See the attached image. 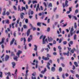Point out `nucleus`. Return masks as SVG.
Returning a JSON list of instances; mask_svg holds the SVG:
<instances>
[{
	"label": "nucleus",
	"mask_w": 79,
	"mask_h": 79,
	"mask_svg": "<svg viewBox=\"0 0 79 79\" xmlns=\"http://www.w3.org/2000/svg\"><path fill=\"white\" fill-rule=\"evenodd\" d=\"M46 56L47 57H45V56H43L42 57L43 60H45V61L49 60H50V58H50V57H51V55H50L49 54H48Z\"/></svg>",
	"instance_id": "nucleus-1"
},
{
	"label": "nucleus",
	"mask_w": 79,
	"mask_h": 79,
	"mask_svg": "<svg viewBox=\"0 0 79 79\" xmlns=\"http://www.w3.org/2000/svg\"><path fill=\"white\" fill-rule=\"evenodd\" d=\"M46 36H43V44H46V42L47 43H48V41H47V39H46Z\"/></svg>",
	"instance_id": "nucleus-2"
},
{
	"label": "nucleus",
	"mask_w": 79,
	"mask_h": 79,
	"mask_svg": "<svg viewBox=\"0 0 79 79\" xmlns=\"http://www.w3.org/2000/svg\"><path fill=\"white\" fill-rule=\"evenodd\" d=\"M73 31H74V28H73V27L71 28V30L70 31V34H71V36H73V34H75V33H76V31H74L73 32Z\"/></svg>",
	"instance_id": "nucleus-3"
},
{
	"label": "nucleus",
	"mask_w": 79,
	"mask_h": 79,
	"mask_svg": "<svg viewBox=\"0 0 79 79\" xmlns=\"http://www.w3.org/2000/svg\"><path fill=\"white\" fill-rule=\"evenodd\" d=\"M5 74L6 75H6H7V74H8V75H7L6 78L7 79H9V76H10V77H11V73H10V72H9L8 73H5Z\"/></svg>",
	"instance_id": "nucleus-4"
},
{
	"label": "nucleus",
	"mask_w": 79,
	"mask_h": 79,
	"mask_svg": "<svg viewBox=\"0 0 79 79\" xmlns=\"http://www.w3.org/2000/svg\"><path fill=\"white\" fill-rule=\"evenodd\" d=\"M31 29H28L27 32V36L28 37L29 35L30 34V33H31Z\"/></svg>",
	"instance_id": "nucleus-5"
},
{
	"label": "nucleus",
	"mask_w": 79,
	"mask_h": 79,
	"mask_svg": "<svg viewBox=\"0 0 79 79\" xmlns=\"http://www.w3.org/2000/svg\"><path fill=\"white\" fill-rule=\"evenodd\" d=\"M63 54L64 55H67L68 56H69V52L68 51L67 53L66 52H64Z\"/></svg>",
	"instance_id": "nucleus-6"
},
{
	"label": "nucleus",
	"mask_w": 79,
	"mask_h": 79,
	"mask_svg": "<svg viewBox=\"0 0 79 79\" xmlns=\"http://www.w3.org/2000/svg\"><path fill=\"white\" fill-rule=\"evenodd\" d=\"M21 53H22V51H21L19 50L18 52H17L16 54L18 56L19 58V55L21 54Z\"/></svg>",
	"instance_id": "nucleus-7"
},
{
	"label": "nucleus",
	"mask_w": 79,
	"mask_h": 79,
	"mask_svg": "<svg viewBox=\"0 0 79 79\" xmlns=\"http://www.w3.org/2000/svg\"><path fill=\"white\" fill-rule=\"evenodd\" d=\"M38 9L39 11H40V8H39V4H37V6L36 8V11H38Z\"/></svg>",
	"instance_id": "nucleus-8"
},
{
	"label": "nucleus",
	"mask_w": 79,
	"mask_h": 79,
	"mask_svg": "<svg viewBox=\"0 0 79 79\" xmlns=\"http://www.w3.org/2000/svg\"><path fill=\"white\" fill-rule=\"evenodd\" d=\"M5 40V38L3 37L2 39V41L0 42V45H2V44L4 43Z\"/></svg>",
	"instance_id": "nucleus-9"
},
{
	"label": "nucleus",
	"mask_w": 79,
	"mask_h": 79,
	"mask_svg": "<svg viewBox=\"0 0 79 79\" xmlns=\"http://www.w3.org/2000/svg\"><path fill=\"white\" fill-rule=\"evenodd\" d=\"M46 71H47V69L46 68H45L44 70L42 71L41 72V74H44L46 72Z\"/></svg>",
	"instance_id": "nucleus-10"
},
{
	"label": "nucleus",
	"mask_w": 79,
	"mask_h": 79,
	"mask_svg": "<svg viewBox=\"0 0 79 79\" xmlns=\"http://www.w3.org/2000/svg\"><path fill=\"white\" fill-rule=\"evenodd\" d=\"M68 1L67 0H66L65 2V6L66 7H67L69 6V5L68 4Z\"/></svg>",
	"instance_id": "nucleus-11"
},
{
	"label": "nucleus",
	"mask_w": 79,
	"mask_h": 79,
	"mask_svg": "<svg viewBox=\"0 0 79 79\" xmlns=\"http://www.w3.org/2000/svg\"><path fill=\"white\" fill-rule=\"evenodd\" d=\"M11 64H12V67L13 68H15V66H16V63L14 62H12Z\"/></svg>",
	"instance_id": "nucleus-12"
},
{
	"label": "nucleus",
	"mask_w": 79,
	"mask_h": 79,
	"mask_svg": "<svg viewBox=\"0 0 79 79\" xmlns=\"http://www.w3.org/2000/svg\"><path fill=\"white\" fill-rule=\"evenodd\" d=\"M8 59H9V56L6 55L5 58V61H8Z\"/></svg>",
	"instance_id": "nucleus-13"
},
{
	"label": "nucleus",
	"mask_w": 79,
	"mask_h": 79,
	"mask_svg": "<svg viewBox=\"0 0 79 79\" xmlns=\"http://www.w3.org/2000/svg\"><path fill=\"white\" fill-rule=\"evenodd\" d=\"M23 15H24V13H21V14H20V18L22 19L24 18V16H23Z\"/></svg>",
	"instance_id": "nucleus-14"
},
{
	"label": "nucleus",
	"mask_w": 79,
	"mask_h": 79,
	"mask_svg": "<svg viewBox=\"0 0 79 79\" xmlns=\"http://www.w3.org/2000/svg\"><path fill=\"white\" fill-rule=\"evenodd\" d=\"M58 49H59V52H61V50H62V48H61V47L60 46H58Z\"/></svg>",
	"instance_id": "nucleus-15"
},
{
	"label": "nucleus",
	"mask_w": 79,
	"mask_h": 79,
	"mask_svg": "<svg viewBox=\"0 0 79 79\" xmlns=\"http://www.w3.org/2000/svg\"><path fill=\"white\" fill-rule=\"evenodd\" d=\"M50 65V63L49 62L47 63V67L48 69H50V68L49 66Z\"/></svg>",
	"instance_id": "nucleus-16"
},
{
	"label": "nucleus",
	"mask_w": 79,
	"mask_h": 79,
	"mask_svg": "<svg viewBox=\"0 0 79 79\" xmlns=\"http://www.w3.org/2000/svg\"><path fill=\"white\" fill-rule=\"evenodd\" d=\"M73 45V41H71L69 42V43L68 44V45L69 47H71V45Z\"/></svg>",
	"instance_id": "nucleus-17"
},
{
	"label": "nucleus",
	"mask_w": 79,
	"mask_h": 79,
	"mask_svg": "<svg viewBox=\"0 0 79 79\" xmlns=\"http://www.w3.org/2000/svg\"><path fill=\"white\" fill-rule=\"evenodd\" d=\"M14 41H15V38H13L10 43V45H11L13 44Z\"/></svg>",
	"instance_id": "nucleus-18"
},
{
	"label": "nucleus",
	"mask_w": 79,
	"mask_h": 79,
	"mask_svg": "<svg viewBox=\"0 0 79 79\" xmlns=\"http://www.w3.org/2000/svg\"><path fill=\"white\" fill-rule=\"evenodd\" d=\"M51 71L53 72L55 71V68L54 67H52L51 68Z\"/></svg>",
	"instance_id": "nucleus-19"
},
{
	"label": "nucleus",
	"mask_w": 79,
	"mask_h": 79,
	"mask_svg": "<svg viewBox=\"0 0 79 79\" xmlns=\"http://www.w3.org/2000/svg\"><path fill=\"white\" fill-rule=\"evenodd\" d=\"M18 73V71H17V69H16L15 70V76H14V77H16V76H17V73Z\"/></svg>",
	"instance_id": "nucleus-20"
},
{
	"label": "nucleus",
	"mask_w": 79,
	"mask_h": 79,
	"mask_svg": "<svg viewBox=\"0 0 79 79\" xmlns=\"http://www.w3.org/2000/svg\"><path fill=\"white\" fill-rule=\"evenodd\" d=\"M24 41H23V45H26V38H24Z\"/></svg>",
	"instance_id": "nucleus-21"
},
{
	"label": "nucleus",
	"mask_w": 79,
	"mask_h": 79,
	"mask_svg": "<svg viewBox=\"0 0 79 79\" xmlns=\"http://www.w3.org/2000/svg\"><path fill=\"white\" fill-rule=\"evenodd\" d=\"M5 21L6 24H10V21L8 19L5 20Z\"/></svg>",
	"instance_id": "nucleus-22"
},
{
	"label": "nucleus",
	"mask_w": 79,
	"mask_h": 79,
	"mask_svg": "<svg viewBox=\"0 0 79 79\" xmlns=\"http://www.w3.org/2000/svg\"><path fill=\"white\" fill-rule=\"evenodd\" d=\"M35 48H34V50L35 51H37V46L36 45H34Z\"/></svg>",
	"instance_id": "nucleus-23"
},
{
	"label": "nucleus",
	"mask_w": 79,
	"mask_h": 79,
	"mask_svg": "<svg viewBox=\"0 0 79 79\" xmlns=\"http://www.w3.org/2000/svg\"><path fill=\"white\" fill-rule=\"evenodd\" d=\"M15 24V23H12V27L13 29L15 28V27L14 26Z\"/></svg>",
	"instance_id": "nucleus-24"
},
{
	"label": "nucleus",
	"mask_w": 79,
	"mask_h": 79,
	"mask_svg": "<svg viewBox=\"0 0 79 79\" xmlns=\"http://www.w3.org/2000/svg\"><path fill=\"white\" fill-rule=\"evenodd\" d=\"M74 50H76V49L74 48L73 50V49H72L71 51L70 52L72 53H74Z\"/></svg>",
	"instance_id": "nucleus-25"
},
{
	"label": "nucleus",
	"mask_w": 79,
	"mask_h": 79,
	"mask_svg": "<svg viewBox=\"0 0 79 79\" xmlns=\"http://www.w3.org/2000/svg\"><path fill=\"white\" fill-rule=\"evenodd\" d=\"M62 24H63V25L62 26V27H66V26H67V23H66L65 24H64V23H62L61 24V25H62Z\"/></svg>",
	"instance_id": "nucleus-26"
},
{
	"label": "nucleus",
	"mask_w": 79,
	"mask_h": 79,
	"mask_svg": "<svg viewBox=\"0 0 79 79\" xmlns=\"http://www.w3.org/2000/svg\"><path fill=\"white\" fill-rule=\"evenodd\" d=\"M74 64L75 65L76 67H77V66H78V64H77V63L76 62H74Z\"/></svg>",
	"instance_id": "nucleus-27"
},
{
	"label": "nucleus",
	"mask_w": 79,
	"mask_h": 79,
	"mask_svg": "<svg viewBox=\"0 0 79 79\" xmlns=\"http://www.w3.org/2000/svg\"><path fill=\"white\" fill-rule=\"evenodd\" d=\"M37 25L38 26H40V27H41V23L40 22H38L37 23Z\"/></svg>",
	"instance_id": "nucleus-28"
},
{
	"label": "nucleus",
	"mask_w": 79,
	"mask_h": 79,
	"mask_svg": "<svg viewBox=\"0 0 79 79\" xmlns=\"http://www.w3.org/2000/svg\"><path fill=\"white\" fill-rule=\"evenodd\" d=\"M31 40H32V38H28V41L29 42H31Z\"/></svg>",
	"instance_id": "nucleus-29"
},
{
	"label": "nucleus",
	"mask_w": 79,
	"mask_h": 79,
	"mask_svg": "<svg viewBox=\"0 0 79 79\" xmlns=\"http://www.w3.org/2000/svg\"><path fill=\"white\" fill-rule=\"evenodd\" d=\"M24 29H27V27L26 25H24L23 26Z\"/></svg>",
	"instance_id": "nucleus-30"
},
{
	"label": "nucleus",
	"mask_w": 79,
	"mask_h": 79,
	"mask_svg": "<svg viewBox=\"0 0 79 79\" xmlns=\"http://www.w3.org/2000/svg\"><path fill=\"white\" fill-rule=\"evenodd\" d=\"M11 56H15V54H14V52H11Z\"/></svg>",
	"instance_id": "nucleus-31"
},
{
	"label": "nucleus",
	"mask_w": 79,
	"mask_h": 79,
	"mask_svg": "<svg viewBox=\"0 0 79 79\" xmlns=\"http://www.w3.org/2000/svg\"><path fill=\"white\" fill-rule=\"evenodd\" d=\"M0 77H1L2 78L3 77V73H2V72H1L0 73Z\"/></svg>",
	"instance_id": "nucleus-32"
},
{
	"label": "nucleus",
	"mask_w": 79,
	"mask_h": 79,
	"mask_svg": "<svg viewBox=\"0 0 79 79\" xmlns=\"http://www.w3.org/2000/svg\"><path fill=\"white\" fill-rule=\"evenodd\" d=\"M52 38H49V37H48V41L49 42H50L51 41V40H52Z\"/></svg>",
	"instance_id": "nucleus-33"
},
{
	"label": "nucleus",
	"mask_w": 79,
	"mask_h": 79,
	"mask_svg": "<svg viewBox=\"0 0 79 79\" xmlns=\"http://www.w3.org/2000/svg\"><path fill=\"white\" fill-rule=\"evenodd\" d=\"M59 71L61 72V71H63V69H62V68L61 67H59Z\"/></svg>",
	"instance_id": "nucleus-34"
},
{
	"label": "nucleus",
	"mask_w": 79,
	"mask_h": 79,
	"mask_svg": "<svg viewBox=\"0 0 79 79\" xmlns=\"http://www.w3.org/2000/svg\"><path fill=\"white\" fill-rule=\"evenodd\" d=\"M22 11H23V10H26V8L25 7H23L22 6Z\"/></svg>",
	"instance_id": "nucleus-35"
},
{
	"label": "nucleus",
	"mask_w": 79,
	"mask_h": 79,
	"mask_svg": "<svg viewBox=\"0 0 79 79\" xmlns=\"http://www.w3.org/2000/svg\"><path fill=\"white\" fill-rule=\"evenodd\" d=\"M5 12H6V10H5L2 13V15H3V16H5V15H6Z\"/></svg>",
	"instance_id": "nucleus-36"
},
{
	"label": "nucleus",
	"mask_w": 79,
	"mask_h": 79,
	"mask_svg": "<svg viewBox=\"0 0 79 79\" xmlns=\"http://www.w3.org/2000/svg\"><path fill=\"white\" fill-rule=\"evenodd\" d=\"M18 57L17 56H15V57L14 58V59L16 61H18Z\"/></svg>",
	"instance_id": "nucleus-37"
},
{
	"label": "nucleus",
	"mask_w": 79,
	"mask_h": 79,
	"mask_svg": "<svg viewBox=\"0 0 79 79\" xmlns=\"http://www.w3.org/2000/svg\"><path fill=\"white\" fill-rule=\"evenodd\" d=\"M63 44L64 45H66L67 44V41H64L63 42Z\"/></svg>",
	"instance_id": "nucleus-38"
},
{
	"label": "nucleus",
	"mask_w": 79,
	"mask_h": 79,
	"mask_svg": "<svg viewBox=\"0 0 79 79\" xmlns=\"http://www.w3.org/2000/svg\"><path fill=\"white\" fill-rule=\"evenodd\" d=\"M74 26L75 29H76V28H77V25H76V23H75Z\"/></svg>",
	"instance_id": "nucleus-39"
},
{
	"label": "nucleus",
	"mask_w": 79,
	"mask_h": 79,
	"mask_svg": "<svg viewBox=\"0 0 79 79\" xmlns=\"http://www.w3.org/2000/svg\"><path fill=\"white\" fill-rule=\"evenodd\" d=\"M45 50H46L47 52H48L49 51V49H48V48H45Z\"/></svg>",
	"instance_id": "nucleus-40"
},
{
	"label": "nucleus",
	"mask_w": 79,
	"mask_h": 79,
	"mask_svg": "<svg viewBox=\"0 0 79 79\" xmlns=\"http://www.w3.org/2000/svg\"><path fill=\"white\" fill-rule=\"evenodd\" d=\"M19 26L20 27H21L22 26V22H20L19 23Z\"/></svg>",
	"instance_id": "nucleus-41"
},
{
	"label": "nucleus",
	"mask_w": 79,
	"mask_h": 79,
	"mask_svg": "<svg viewBox=\"0 0 79 79\" xmlns=\"http://www.w3.org/2000/svg\"><path fill=\"white\" fill-rule=\"evenodd\" d=\"M76 37H77V35H76L75 34L74 36V40H76Z\"/></svg>",
	"instance_id": "nucleus-42"
},
{
	"label": "nucleus",
	"mask_w": 79,
	"mask_h": 79,
	"mask_svg": "<svg viewBox=\"0 0 79 79\" xmlns=\"http://www.w3.org/2000/svg\"><path fill=\"white\" fill-rule=\"evenodd\" d=\"M56 44V41L55 40H53V44Z\"/></svg>",
	"instance_id": "nucleus-43"
},
{
	"label": "nucleus",
	"mask_w": 79,
	"mask_h": 79,
	"mask_svg": "<svg viewBox=\"0 0 79 79\" xmlns=\"http://www.w3.org/2000/svg\"><path fill=\"white\" fill-rule=\"evenodd\" d=\"M60 60H64V58L63 57V56H60Z\"/></svg>",
	"instance_id": "nucleus-44"
},
{
	"label": "nucleus",
	"mask_w": 79,
	"mask_h": 79,
	"mask_svg": "<svg viewBox=\"0 0 79 79\" xmlns=\"http://www.w3.org/2000/svg\"><path fill=\"white\" fill-rule=\"evenodd\" d=\"M33 2V4H34V3H37V2L35 1H32Z\"/></svg>",
	"instance_id": "nucleus-45"
},
{
	"label": "nucleus",
	"mask_w": 79,
	"mask_h": 79,
	"mask_svg": "<svg viewBox=\"0 0 79 79\" xmlns=\"http://www.w3.org/2000/svg\"><path fill=\"white\" fill-rule=\"evenodd\" d=\"M53 55H55V56H56L57 55V54H56V52H55L53 53Z\"/></svg>",
	"instance_id": "nucleus-46"
},
{
	"label": "nucleus",
	"mask_w": 79,
	"mask_h": 79,
	"mask_svg": "<svg viewBox=\"0 0 79 79\" xmlns=\"http://www.w3.org/2000/svg\"><path fill=\"white\" fill-rule=\"evenodd\" d=\"M57 9V7H56L55 8H54L53 9V11L54 12H55L56 10V9Z\"/></svg>",
	"instance_id": "nucleus-47"
},
{
	"label": "nucleus",
	"mask_w": 79,
	"mask_h": 79,
	"mask_svg": "<svg viewBox=\"0 0 79 79\" xmlns=\"http://www.w3.org/2000/svg\"><path fill=\"white\" fill-rule=\"evenodd\" d=\"M70 72L73 74H74V71H73V70H70Z\"/></svg>",
	"instance_id": "nucleus-48"
},
{
	"label": "nucleus",
	"mask_w": 79,
	"mask_h": 79,
	"mask_svg": "<svg viewBox=\"0 0 79 79\" xmlns=\"http://www.w3.org/2000/svg\"><path fill=\"white\" fill-rule=\"evenodd\" d=\"M6 14L7 15V16H9V15H10V12H8V11H7Z\"/></svg>",
	"instance_id": "nucleus-49"
},
{
	"label": "nucleus",
	"mask_w": 79,
	"mask_h": 79,
	"mask_svg": "<svg viewBox=\"0 0 79 79\" xmlns=\"http://www.w3.org/2000/svg\"><path fill=\"white\" fill-rule=\"evenodd\" d=\"M30 27H31V29H32L33 28V26H32V25L31 24H30Z\"/></svg>",
	"instance_id": "nucleus-50"
},
{
	"label": "nucleus",
	"mask_w": 79,
	"mask_h": 79,
	"mask_svg": "<svg viewBox=\"0 0 79 79\" xmlns=\"http://www.w3.org/2000/svg\"><path fill=\"white\" fill-rule=\"evenodd\" d=\"M50 31V28L49 27L48 28L47 30V31L48 32H49Z\"/></svg>",
	"instance_id": "nucleus-51"
},
{
	"label": "nucleus",
	"mask_w": 79,
	"mask_h": 79,
	"mask_svg": "<svg viewBox=\"0 0 79 79\" xmlns=\"http://www.w3.org/2000/svg\"><path fill=\"white\" fill-rule=\"evenodd\" d=\"M13 8H14V9L15 10H17V9L16 8V6H14Z\"/></svg>",
	"instance_id": "nucleus-52"
},
{
	"label": "nucleus",
	"mask_w": 79,
	"mask_h": 79,
	"mask_svg": "<svg viewBox=\"0 0 79 79\" xmlns=\"http://www.w3.org/2000/svg\"><path fill=\"white\" fill-rule=\"evenodd\" d=\"M62 41V39H60L59 40V44H60V43H61V42Z\"/></svg>",
	"instance_id": "nucleus-53"
},
{
	"label": "nucleus",
	"mask_w": 79,
	"mask_h": 79,
	"mask_svg": "<svg viewBox=\"0 0 79 79\" xmlns=\"http://www.w3.org/2000/svg\"><path fill=\"white\" fill-rule=\"evenodd\" d=\"M70 19H71V18H72V16H71V15H68Z\"/></svg>",
	"instance_id": "nucleus-54"
},
{
	"label": "nucleus",
	"mask_w": 79,
	"mask_h": 79,
	"mask_svg": "<svg viewBox=\"0 0 79 79\" xmlns=\"http://www.w3.org/2000/svg\"><path fill=\"white\" fill-rule=\"evenodd\" d=\"M61 65L62 67H64L65 66V65L63 63L61 64Z\"/></svg>",
	"instance_id": "nucleus-55"
},
{
	"label": "nucleus",
	"mask_w": 79,
	"mask_h": 79,
	"mask_svg": "<svg viewBox=\"0 0 79 79\" xmlns=\"http://www.w3.org/2000/svg\"><path fill=\"white\" fill-rule=\"evenodd\" d=\"M67 48L68 49V50L69 51H70L71 50V48H69V47H67Z\"/></svg>",
	"instance_id": "nucleus-56"
},
{
	"label": "nucleus",
	"mask_w": 79,
	"mask_h": 79,
	"mask_svg": "<svg viewBox=\"0 0 79 79\" xmlns=\"http://www.w3.org/2000/svg\"><path fill=\"white\" fill-rule=\"evenodd\" d=\"M76 77H77V78H78L79 77V75L78 74H77L76 75Z\"/></svg>",
	"instance_id": "nucleus-57"
},
{
	"label": "nucleus",
	"mask_w": 79,
	"mask_h": 79,
	"mask_svg": "<svg viewBox=\"0 0 79 79\" xmlns=\"http://www.w3.org/2000/svg\"><path fill=\"white\" fill-rule=\"evenodd\" d=\"M75 68H76V67H75V66L73 65V69L74 70V69H75Z\"/></svg>",
	"instance_id": "nucleus-58"
},
{
	"label": "nucleus",
	"mask_w": 79,
	"mask_h": 79,
	"mask_svg": "<svg viewBox=\"0 0 79 79\" xmlns=\"http://www.w3.org/2000/svg\"><path fill=\"white\" fill-rule=\"evenodd\" d=\"M40 77H41V78H42V77H43V75L41 74H40Z\"/></svg>",
	"instance_id": "nucleus-59"
},
{
	"label": "nucleus",
	"mask_w": 79,
	"mask_h": 79,
	"mask_svg": "<svg viewBox=\"0 0 79 79\" xmlns=\"http://www.w3.org/2000/svg\"><path fill=\"white\" fill-rule=\"evenodd\" d=\"M69 78L70 79H74L73 78V77H71V75H70V76L69 77Z\"/></svg>",
	"instance_id": "nucleus-60"
},
{
	"label": "nucleus",
	"mask_w": 79,
	"mask_h": 79,
	"mask_svg": "<svg viewBox=\"0 0 79 79\" xmlns=\"http://www.w3.org/2000/svg\"><path fill=\"white\" fill-rule=\"evenodd\" d=\"M78 13V10H76L75 11V13L77 14Z\"/></svg>",
	"instance_id": "nucleus-61"
},
{
	"label": "nucleus",
	"mask_w": 79,
	"mask_h": 79,
	"mask_svg": "<svg viewBox=\"0 0 79 79\" xmlns=\"http://www.w3.org/2000/svg\"><path fill=\"white\" fill-rule=\"evenodd\" d=\"M25 22H26V23H28V19H26Z\"/></svg>",
	"instance_id": "nucleus-62"
},
{
	"label": "nucleus",
	"mask_w": 79,
	"mask_h": 79,
	"mask_svg": "<svg viewBox=\"0 0 79 79\" xmlns=\"http://www.w3.org/2000/svg\"><path fill=\"white\" fill-rule=\"evenodd\" d=\"M50 19H48V21H47V23H50Z\"/></svg>",
	"instance_id": "nucleus-63"
},
{
	"label": "nucleus",
	"mask_w": 79,
	"mask_h": 79,
	"mask_svg": "<svg viewBox=\"0 0 79 79\" xmlns=\"http://www.w3.org/2000/svg\"><path fill=\"white\" fill-rule=\"evenodd\" d=\"M44 4L45 6L46 7H47V4H46V3L44 2Z\"/></svg>",
	"instance_id": "nucleus-64"
}]
</instances>
